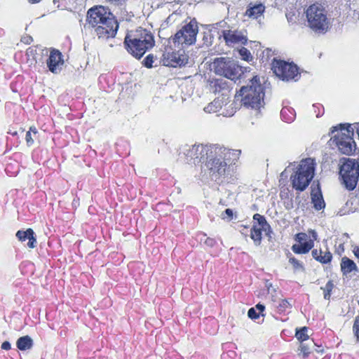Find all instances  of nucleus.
I'll use <instances>...</instances> for the list:
<instances>
[{"instance_id": "obj_1", "label": "nucleus", "mask_w": 359, "mask_h": 359, "mask_svg": "<svg viewBox=\"0 0 359 359\" xmlns=\"http://www.w3.org/2000/svg\"><path fill=\"white\" fill-rule=\"evenodd\" d=\"M88 24L95 29V32L100 39L114 37L118 27L117 21L107 8L95 6L88 10Z\"/></svg>"}, {"instance_id": "obj_2", "label": "nucleus", "mask_w": 359, "mask_h": 359, "mask_svg": "<svg viewBox=\"0 0 359 359\" xmlns=\"http://www.w3.org/2000/svg\"><path fill=\"white\" fill-rule=\"evenodd\" d=\"M217 149H219V152L211 154L205 163V167L210 179L217 184H222L229 182L231 179L232 169L225 161L229 150L219 145H217Z\"/></svg>"}, {"instance_id": "obj_3", "label": "nucleus", "mask_w": 359, "mask_h": 359, "mask_svg": "<svg viewBox=\"0 0 359 359\" xmlns=\"http://www.w3.org/2000/svg\"><path fill=\"white\" fill-rule=\"evenodd\" d=\"M155 44L153 34L151 32L139 27L128 33L124 40V45L128 52L137 59L151 49Z\"/></svg>"}, {"instance_id": "obj_4", "label": "nucleus", "mask_w": 359, "mask_h": 359, "mask_svg": "<svg viewBox=\"0 0 359 359\" xmlns=\"http://www.w3.org/2000/svg\"><path fill=\"white\" fill-rule=\"evenodd\" d=\"M264 87L257 76H254L247 86H243L240 90L242 104L255 110L264 107Z\"/></svg>"}, {"instance_id": "obj_5", "label": "nucleus", "mask_w": 359, "mask_h": 359, "mask_svg": "<svg viewBox=\"0 0 359 359\" xmlns=\"http://www.w3.org/2000/svg\"><path fill=\"white\" fill-rule=\"evenodd\" d=\"M316 165L311 158L302 160L290 178L292 188L299 192L304 191L314 177Z\"/></svg>"}, {"instance_id": "obj_6", "label": "nucleus", "mask_w": 359, "mask_h": 359, "mask_svg": "<svg viewBox=\"0 0 359 359\" xmlns=\"http://www.w3.org/2000/svg\"><path fill=\"white\" fill-rule=\"evenodd\" d=\"M353 130L351 124H339L332 128L331 140L344 154L351 155L355 150Z\"/></svg>"}, {"instance_id": "obj_7", "label": "nucleus", "mask_w": 359, "mask_h": 359, "mask_svg": "<svg viewBox=\"0 0 359 359\" xmlns=\"http://www.w3.org/2000/svg\"><path fill=\"white\" fill-rule=\"evenodd\" d=\"M308 27L316 34H325L330 26L327 12L320 4L311 5L306 11Z\"/></svg>"}, {"instance_id": "obj_8", "label": "nucleus", "mask_w": 359, "mask_h": 359, "mask_svg": "<svg viewBox=\"0 0 359 359\" xmlns=\"http://www.w3.org/2000/svg\"><path fill=\"white\" fill-rule=\"evenodd\" d=\"M217 145L193 144L185 145L180 153L181 158L188 164H198L205 159L208 161L211 154H218Z\"/></svg>"}, {"instance_id": "obj_9", "label": "nucleus", "mask_w": 359, "mask_h": 359, "mask_svg": "<svg viewBox=\"0 0 359 359\" xmlns=\"http://www.w3.org/2000/svg\"><path fill=\"white\" fill-rule=\"evenodd\" d=\"M341 184L348 191L355 189L359 178V163L355 159L344 158L339 168Z\"/></svg>"}, {"instance_id": "obj_10", "label": "nucleus", "mask_w": 359, "mask_h": 359, "mask_svg": "<svg viewBox=\"0 0 359 359\" xmlns=\"http://www.w3.org/2000/svg\"><path fill=\"white\" fill-rule=\"evenodd\" d=\"M197 33V22L194 19L184 25L172 37L168 39L169 43H173L175 47L182 46V48L192 45L196 42Z\"/></svg>"}, {"instance_id": "obj_11", "label": "nucleus", "mask_w": 359, "mask_h": 359, "mask_svg": "<svg viewBox=\"0 0 359 359\" xmlns=\"http://www.w3.org/2000/svg\"><path fill=\"white\" fill-rule=\"evenodd\" d=\"M215 72L231 80L237 79L243 73L241 67L229 58L219 57L212 63Z\"/></svg>"}, {"instance_id": "obj_12", "label": "nucleus", "mask_w": 359, "mask_h": 359, "mask_svg": "<svg viewBox=\"0 0 359 359\" xmlns=\"http://www.w3.org/2000/svg\"><path fill=\"white\" fill-rule=\"evenodd\" d=\"M182 48V46L175 47L173 43L170 44L168 41L161 59L163 65L173 67L185 65L187 62V57L180 53Z\"/></svg>"}, {"instance_id": "obj_13", "label": "nucleus", "mask_w": 359, "mask_h": 359, "mask_svg": "<svg viewBox=\"0 0 359 359\" xmlns=\"http://www.w3.org/2000/svg\"><path fill=\"white\" fill-rule=\"evenodd\" d=\"M272 70L277 76L283 81H297L299 77L297 67L283 60L273 59Z\"/></svg>"}, {"instance_id": "obj_14", "label": "nucleus", "mask_w": 359, "mask_h": 359, "mask_svg": "<svg viewBox=\"0 0 359 359\" xmlns=\"http://www.w3.org/2000/svg\"><path fill=\"white\" fill-rule=\"evenodd\" d=\"M231 84L224 79H216L210 81V90L215 94H221L222 98L229 100Z\"/></svg>"}, {"instance_id": "obj_15", "label": "nucleus", "mask_w": 359, "mask_h": 359, "mask_svg": "<svg viewBox=\"0 0 359 359\" xmlns=\"http://www.w3.org/2000/svg\"><path fill=\"white\" fill-rule=\"evenodd\" d=\"M46 64L49 71L52 73L58 74L60 72L64 64L61 52L58 50L53 49L50 53Z\"/></svg>"}, {"instance_id": "obj_16", "label": "nucleus", "mask_w": 359, "mask_h": 359, "mask_svg": "<svg viewBox=\"0 0 359 359\" xmlns=\"http://www.w3.org/2000/svg\"><path fill=\"white\" fill-rule=\"evenodd\" d=\"M222 35L228 46L237 43L245 45L248 41L246 35L243 32L238 30H224Z\"/></svg>"}, {"instance_id": "obj_17", "label": "nucleus", "mask_w": 359, "mask_h": 359, "mask_svg": "<svg viewBox=\"0 0 359 359\" xmlns=\"http://www.w3.org/2000/svg\"><path fill=\"white\" fill-rule=\"evenodd\" d=\"M265 6L261 2H250L247 6L245 16L252 19H258L263 15Z\"/></svg>"}, {"instance_id": "obj_18", "label": "nucleus", "mask_w": 359, "mask_h": 359, "mask_svg": "<svg viewBox=\"0 0 359 359\" xmlns=\"http://www.w3.org/2000/svg\"><path fill=\"white\" fill-rule=\"evenodd\" d=\"M16 237L21 242H25L28 240L27 245L29 248H34L36 245V239L34 236V232L32 229H27L26 231H18Z\"/></svg>"}, {"instance_id": "obj_19", "label": "nucleus", "mask_w": 359, "mask_h": 359, "mask_svg": "<svg viewBox=\"0 0 359 359\" xmlns=\"http://www.w3.org/2000/svg\"><path fill=\"white\" fill-rule=\"evenodd\" d=\"M222 22H219L212 25H208L205 27V31L203 32V44L206 46L212 45L214 40V34L212 31L218 29L219 26H222Z\"/></svg>"}, {"instance_id": "obj_20", "label": "nucleus", "mask_w": 359, "mask_h": 359, "mask_svg": "<svg viewBox=\"0 0 359 359\" xmlns=\"http://www.w3.org/2000/svg\"><path fill=\"white\" fill-rule=\"evenodd\" d=\"M283 107L280 111V117L286 123H292L296 117V113L293 108L288 107L287 102H283Z\"/></svg>"}, {"instance_id": "obj_21", "label": "nucleus", "mask_w": 359, "mask_h": 359, "mask_svg": "<svg viewBox=\"0 0 359 359\" xmlns=\"http://www.w3.org/2000/svg\"><path fill=\"white\" fill-rule=\"evenodd\" d=\"M227 101L228 100L217 97L204 108V111L207 113L217 112L224 105L226 104Z\"/></svg>"}, {"instance_id": "obj_22", "label": "nucleus", "mask_w": 359, "mask_h": 359, "mask_svg": "<svg viewBox=\"0 0 359 359\" xmlns=\"http://www.w3.org/2000/svg\"><path fill=\"white\" fill-rule=\"evenodd\" d=\"M313 240L305 241L303 243L294 244L292 246V250L296 254H306L313 247Z\"/></svg>"}, {"instance_id": "obj_23", "label": "nucleus", "mask_w": 359, "mask_h": 359, "mask_svg": "<svg viewBox=\"0 0 359 359\" xmlns=\"http://www.w3.org/2000/svg\"><path fill=\"white\" fill-rule=\"evenodd\" d=\"M311 201L314 208L317 210H320L325 206L323 195L320 190H318L317 191H312Z\"/></svg>"}, {"instance_id": "obj_24", "label": "nucleus", "mask_w": 359, "mask_h": 359, "mask_svg": "<svg viewBox=\"0 0 359 359\" xmlns=\"http://www.w3.org/2000/svg\"><path fill=\"white\" fill-rule=\"evenodd\" d=\"M341 269L344 274L349 273L353 271H358L355 263L347 257L342 258Z\"/></svg>"}, {"instance_id": "obj_25", "label": "nucleus", "mask_w": 359, "mask_h": 359, "mask_svg": "<svg viewBox=\"0 0 359 359\" xmlns=\"http://www.w3.org/2000/svg\"><path fill=\"white\" fill-rule=\"evenodd\" d=\"M16 345L20 351L29 350L33 346V340L28 335L21 337L17 340Z\"/></svg>"}, {"instance_id": "obj_26", "label": "nucleus", "mask_w": 359, "mask_h": 359, "mask_svg": "<svg viewBox=\"0 0 359 359\" xmlns=\"http://www.w3.org/2000/svg\"><path fill=\"white\" fill-rule=\"evenodd\" d=\"M262 228H258L255 225L251 229L250 237L255 241L256 245H259L262 240Z\"/></svg>"}, {"instance_id": "obj_27", "label": "nucleus", "mask_w": 359, "mask_h": 359, "mask_svg": "<svg viewBox=\"0 0 359 359\" xmlns=\"http://www.w3.org/2000/svg\"><path fill=\"white\" fill-rule=\"evenodd\" d=\"M254 220L257 221L258 224L260 226L263 231H266L271 229L270 225L267 223L265 217L258 213L255 214L253 216Z\"/></svg>"}, {"instance_id": "obj_28", "label": "nucleus", "mask_w": 359, "mask_h": 359, "mask_svg": "<svg viewBox=\"0 0 359 359\" xmlns=\"http://www.w3.org/2000/svg\"><path fill=\"white\" fill-rule=\"evenodd\" d=\"M334 283L332 280H329L325 287H322L321 290L324 292V298L325 299H330L331 296V292L332 289L334 288Z\"/></svg>"}, {"instance_id": "obj_29", "label": "nucleus", "mask_w": 359, "mask_h": 359, "mask_svg": "<svg viewBox=\"0 0 359 359\" xmlns=\"http://www.w3.org/2000/svg\"><path fill=\"white\" fill-rule=\"evenodd\" d=\"M308 329L306 327H304L301 328L300 330H297L296 331L295 336L297 339L299 341H305L309 339V335L307 334Z\"/></svg>"}, {"instance_id": "obj_30", "label": "nucleus", "mask_w": 359, "mask_h": 359, "mask_svg": "<svg viewBox=\"0 0 359 359\" xmlns=\"http://www.w3.org/2000/svg\"><path fill=\"white\" fill-rule=\"evenodd\" d=\"M332 255L330 252L326 251L320 253L318 262L322 264H327L331 262Z\"/></svg>"}, {"instance_id": "obj_31", "label": "nucleus", "mask_w": 359, "mask_h": 359, "mask_svg": "<svg viewBox=\"0 0 359 359\" xmlns=\"http://www.w3.org/2000/svg\"><path fill=\"white\" fill-rule=\"evenodd\" d=\"M239 54L241 56V58L245 61H251L252 60V56L250 52L245 48L242 47L239 50Z\"/></svg>"}, {"instance_id": "obj_32", "label": "nucleus", "mask_w": 359, "mask_h": 359, "mask_svg": "<svg viewBox=\"0 0 359 359\" xmlns=\"http://www.w3.org/2000/svg\"><path fill=\"white\" fill-rule=\"evenodd\" d=\"M289 262L293 266L295 270H304L303 264L295 257H292L289 259Z\"/></svg>"}, {"instance_id": "obj_33", "label": "nucleus", "mask_w": 359, "mask_h": 359, "mask_svg": "<svg viewBox=\"0 0 359 359\" xmlns=\"http://www.w3.org/2000/svg\"><path fill=\"white\" fill-rule=\"evenodd\" d=\"M203 238H203H201V241H203L204 244L208 247L212 248L217 243V241L215 238L206 237V235H203Z\"/></svg>"}, {"instance_id": "obj_34", "label": "nucleus", "mask_w": 359, "mask_h": 359, "mask_svg": "<svg viewBox=\"0 0 359 359\" xmlns=\"http://www.w3.org/2000/svg\"><path fill=\"white\" fill-rule=\"evenodd\" d=\"M313 108L314 109V113L316 114V117H320L324 114V107L321 104H313Z\"/></svg>"}, {"instance_id": "obj_35", "label": "nucleus", "mask_w": 359, "mask_h": 359, "mask_svg": "<svg viewBox=\"0 0 359 359\" xmlns=\"http://www.w3.org/2000/svg\"><path fill=\"white\" fill-rule=\"evenodd\" d=\"M290 306V303L286 299H282L277 306L279 313H283Z\"/></svg>"}, {"instance_id": "obj_36", "label": "nucleus", "mask_w": 359, "mask_h": 359, "mask_svg": "<svg viewBox=\"0 0 359 359\" xmlns=\"http://www.w3.org/2000/svg\"><path fill=\"white\" fill-rule=\"evenodd\" d=\"M154 61V57L152 54L148 55L143 60L142 64L147 68L152 67Z\"/></svg>"}, {"instance_id": "obj_37", "label": "nucleus", "mask_w": 359, "mask_h": 359, "mask_svg": "<svg viewBox=\"0 0 359 359\" xmlns=\"http://www.w3.org/2000/svg\"><path fill=\"white\" fill-rule=\"evenodd\" d=\"M353 331L354 332L355 336L357 338V341H359V316H357L355 318L353 326Z\"/></svg>"}, {"instance_id": "obj_38", "label": "nucleus", "mask_w": 359, "mask_h": 359, "mask_svg": "<svg viewBox=\"0 0 359 359\" xmlns=\"http://www.w3.org/2000/svg\"><path fill=\"white\" fill-rule=\"evenodd\" d=\"M260 315L261 314H259V313H258V311L254 307L250 308L248 312V317L252 320L259 318Z\"/></svg>"}, {"instance_id": "obj_39", "label": "nucleus", "mask_w": 359, "mask_h": 359, "mask_svg": "<svg viewBox=\"0 0 359 359\" xmlns=\"http://www.w3.org/2000/svg\"><path fill=\"white\" fill-rule=\"evenodd\" d=\"M307 237L308 236L305 233H298L295 236V241L299 243H303L302 242L306 241Z\"/></svg>"}, {"instance_id": "obj_40", "label": "nucleus", "mask_w": 359, "mask_h": 359, "mask_svg": "<svg viewBox=\"0 0 359 359\" xmlns=\"http://www.w3.org/2000/svg\"><path fill=\"white\" fill-rule=\"evenodd\" d=\"M25 140H26V142H27L28 145H31V144H33L34 140H33V138L32 137V134L30 133V131H27L26 133Z\"/></svg>"}, {"instance_id": "obj_41", "label": "nucleus", "mask_w": 359, "mask_h": 359, "mask_svg": "<svg viewBox=\"0 0 359 359\" xmlns=\"http://www.w3.org/2000/svg\"><path fill=\"white\" fill-rule=\"evenodd\" d=\"M320 253H323V251L321 250H318L317 249H315V250H312V256L318 262Z\"/></svg>"}, {"instance_id": "obj_42", "label": "nucleus", "mask_w": 359, "mask_h": 359, "mask_svg": "<svg viewBox=\"0 0 359 359\" xmlns=\"http://www.w3.org/2000/svg\"><path fill=\"white\" fill-rule=\"evenodd\" d=\"M33 41V39L30 36H25L22 37L21 42L25 43V44H30Z\"/></svg>"}, {"instance_id": "obj_43", "label": "nucleus", "mask_w": 359, "mask_h": 359, "mask_svg": "<svg viewBox=\"0 0 359 359\" xmlns=\"http://www.w3.org/2000/svg\"><path fill=\"white\" fill-rule=\"evenodd\" d=\"M301 352L303 353L304 357H307L309 354V348L304 345H301L300 346Z\"/></svg>"}, {"instance_id": "obj_44", "label": "nucleus", "mask_w": 359, "mask_h": 359, "mask_svg": "<svg viewBox=\"0 0 359 359\" xmlns=\"http://www.w3.org/2000/svg\"><path fill=\"white\" fill-rule=\"evenodd\" d=\"M255 308L258 311V313H259V314H261L262 316H264V314L262 313L265 309V306L264 305L261 304H257Z\"/></svg>"}, {"instance_id": "obj_45", "label": "nucleus", "mask_w": 359, "mask_h": 359, "mask_svg": "<svg viewBox=\"0 0 359 359\" xmlns=\"http://www.w3.org/2000/svg\"><path fill=\"white\" fill-rule=\"evenodd\" d=\"M1 348L6 351L10 350L11 348V345L7 341H4L1 344Z\"/></svg>"}, {"instance_id": "obj_46", "label": "nucleus", "mask_w": 359, "mask_h": 359, "mask_svg": "<svg viewBox=\"0 0 359 359\" xmlns=\"http://www.w3.org/2000/svg\"><path fill=\"white\" fill-rule=\"evenodd\" d=\"M224 213L231 219L233 216V211L231 209H226Z\"/></svg>"}, {"instance_id": "obj_47", "label": "nucleus", "mask_w": 359, "mask_h": 359, "mask_svg": "<svg viewBox=\"0 0 359 359\" xmlns=\"http://www.w3.org/2000/svg\"><path fill=\"white\" fill-rule=\"evenodd\" d=\"M354 255L359 259V247H356L353 250Z\"/></svg>"}, {"instance_id": "obj_48", "label": "nucleus", "mask_w": 359, "mask_h": 359, "mask_svg": "<svg viewBox=\"0 0 359 359\" xmlns=\"http://www.w3.org/2000/svg\"><path fill=\"white\" fill-rule=\"evenodd\" d=\"M266 287H267V288H268V292H269V293H271V290H275L273 288V286H272V285H271V283L267 284V285H266Z\"/></svg>"}, {"instance_id": "obj_49", "label": "nucleus", "mask_w": 359, "mask_h": 359, "mask_svg": "<svg viewBox=\"0 0 359 359\" xmlns=\"http://www.w3.org/2000/svg\"><path fill=\"white\" fill-rule=\"evenodd\" d=\"M29 131H30V133H34V134H36V133H37V130H36V128H34V127H31V128H29Z\"/></svg>"}, {"instance_id": "obj_50", "label": "nucleus", "mask_w": 359, "mask_h": 359, "mask_svg": "<svg viewBox=\"0 0 359 359\" xmlns=\"http://www.w3.org/2000/svg\"><path fill=\"white\" fill-rule=\"evenodd\" d=\"M41 0H29L31 4L39 3Z\"/></svg>"}, {"instance_id": "obj_51", "label": "nucleus", "mask_w": 359, "mask_h": 359, "mask_svg": "<svg viewBox=\"0 0 359 359\" xmlns=\"http://www.w3.org/2000/svg\"><path fill=\"white\" fill-rule=\"evenodd\" d=\"M271 50L269 49L266 50V54L267 57H269L271 55Z\"/></svg>"}, {"instance_id": "obj_52", "label": "nucleus", "mask_w": 359, "mask_h": 359, "mask_svg": "<svg viewBox=\"0 0 359 359\" xmlns=\"http://www.w3.org/2000/svg\"><path fill=\"white\" fill-rule=\"evenodd\" d=\"M8 133L11 134L12 135L15 136V135H18V132L17 131H14V132H8Z\"/></svg>"}, {"instance_id": "obj_53", "label": "nucleus", "mask_w": 359, "mask_h": 359, "mask_svg": "<svg viewBox=\"0 0 359 359\" xmlns=\"http://www.w3.org/2000/svg\"><path fill=\"white\" fill-rule=\"evenodd\" d=\"M313 239L316 240V238H317V234H316V232H313Z\"/></svg>"}, {"instance_id": "obj_54", "label": "nucleus", "mask_w": 359, "mask_h": 359, "mask_svg": "<svg viewBox=\"0 0 359 359\" xmlns=\"http://www.w3.org/2000/svg\"><path fill=\"white\" fill-rule=\"evenodd\" d=\"M358 302V304H359V301Z\"/></svg>"}]
</instances>
